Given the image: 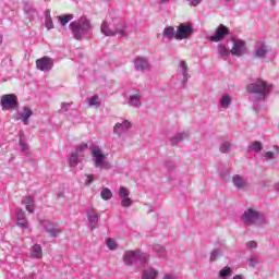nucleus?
Listing matches in <instances>:
<instances>
[{
    "instance_id": "1",
    "label": "nucleus",
    "mask_w": 279,
    "mask_h": 279,
    "mask_svg": "<svg viewBox=\"0 0 279 279\" xmlns=\"http://www.w3.org/2000/svg\"><path fill=\"white\" fill-rule=\"evenodd\" d=\"M92 27L90 20L74 21L70 24V29L72 31L75 40H82V36L88 34Z\"/></svg>"
},
{
    "instance_id": "2",
    "label": "nucleus",
    "mask_w": 279,
    "mask_h": 279,
    "mask_svg": "<svg viewBox=\"0 0 279 279\" xmlns=\"http://www.w3.org/2000/svg\"><path fill=\"white\" fill-rule=\"evenodd\" d=\"M248 92L255 95H259V99H265L271 90V85L267 84L265 81H256L247 86Z\"/></svg>"
},
{
    "instance_id": "3",
    "label": "nucleus",
    "mask_w": 279,
    "mask_h": 279,
    "mask_svg": "<svg viewBox=\"0 0 279 279\" xmlns=\"http://www.w3.org/2000/svg\"><path fill=\"white\" fill-rule=\"evenodd\" d=\"M195 34V29L191 24H180L177 27L175 40H189Z\"/></svg>"
},
{
    "instance_id": "4",
    "label": "nucleus",
    "mask_w": 279,
    "mask_h": 279,
    "mask_svg": "<svg viewBox=\"0 0 279 279\" xmlns=\"http://www.w3.org/2000/svg\"><path fill=\"white\" fill-rule=\"evenodd\" d=\"M90 151L94 158L95 167H99L100 169L106 168V165H108V162L106 161V154H104V150H101L99 146H92Z\"/></svg>"
},
{
    "instance_id": "5",
    "label": "nucleus",
    "mask_w": 279,
    "mask_h": 279,
    "mask_svg": "<svg viewBox=\"0 0 279 279\" xmlns=\"http://www.w3.org/2000/svg\"><path fill=\"white\" fill-rule=\"evenodd\" d=\"M0 104L2 110H14L19 106V97L14 94H5L1 96Z\"/></svg>"
},
{
    "instance_id": "6",
    "label": "nucleus",
    "mask_w": 279,
    "mask_h": 279,
    "mask_svg": "<svg viewBox=\"0 0 279 279\" xmlns=\"http://www.w3.org/2000/svg\"><path fill=\"white\" fill-rule=\"evenodd\" d=\"M35 64L39 71H51L53 69V59L46 56L37 59Z\"/></svg>"
},
{
    "instance_id": "7",
    "label": "nucleus",
    "mask_w": 279,
    "mask_h": 279,
    "mask_svg": "<svg viewBox=\"0 0 279 279\" xmlns=\"http://www.w3.org/2000/svg\"><path fill=\"white\" fill-rule=\"evenodd\" d=\"M258 219V211L255 210L254 208H248L246 211H244L243 221L246 226H253V223H256Z\"/></svg>"
},
{
    "instance_id": "8",
    "label": "nucleus",
    "mask_w": 279,
    "mask_h": 279,
    "mask_svg": "<svg viewBox=\"0 0 279 279\" xmlns=\"http://www.w3.org/2000/svg\"><path fill=\"white\" fill-rule=\"evenodd\" d=\"M246 51H247V48L245 47V41L241 39L233 41V47L231 49L232 56H236L238 58H241V56H244Z\"/></svg>"
},
{
    "instance_id": "9",
    "label": "nucleus",
    "mask_w": 279,
    "mask_h": 279,
    "mask_svg": "<svg viewBox=\"0 0 279 279\" xmlns=\"http://www.w3.org/2000/svg\"><path fill=\"white\" fill-rule=\"evenodd\" d=\"M228 34H230V29L220 24L216 31V34L210 37V40L211 43H219L220 40H223Z\"/></svg>"
},
{
    "instance_id": "10",
    "label": "nucleus",
    "mask_w": 279,
    "mask_h": 279,
    "mask_svg": "<svg viewBox=\"0 0 279 279\" xmlns=\"http://www.w3.org/2000/svg\"><path fill=\"white\" fill-rule=\"evenodd\" d=\"M136 71H145L149 69V62L143 57H137L134 61Z\"/></svg>"
},
{
    "instance_id": "11",
    "label": "nucleus",
    "mask_w": 279,
    "mask_h": 279,
    "mask_svg": "<svg viewBox=\"0 0 279 279\" xmlns=\"http://www.w3.org/2000/svg\"><path fill=\"white\" fill-rule=\"evenodd\" d=\"M130 128H132V123L124 120L122 123H117L113 130L117 134H121V132H125V130H130Z\"/></svg>"
},
{
    "instance_id": "12",
    "label": "nucleus",
    "mask_w": 279,
    "mask_h": 279,
    "mask_svg": "<svg viewBox=\"0 0 279 279\" xmlns=\"http://www.w3.org/2000/svg\"><path fill=\"white\" fill-rule=\"evenodd\" d=\"M34 114V111L29 107H24L23 112L20 113V118L22 119L24 125H27L29 123V117Z\"/></svg>"
},
{
    "instance_id": "13",
    "label": "nucleus",
    "mask_w": 279,
    "mask_h": 279,
    "mask_svg": "<svg viewBox=\"0 0 279 279\" xmlns=\"http://www.w3.org/2000/svg\"><path fill=\"white\" fill-rule=\"evenodd\" d=\"M22 204L26 206L27 213H34L35 210V204H34V197L32 196H24L22 199Z\"/></svg>"
},
{
    "instance_id": "14",
    "label": "nucleus",
    "mask_w": 279,
    "mask_h": 279,
    "mask_svg": "<svg viewBox=\"0 0 279 279\" xmlns=\"http://www.w3.org/2000/svg\"><path fill=\"white\" fill-rule=\"evenodd\" d=\"M137 254L138 251H126L123 258L125 265H132V260H134V258H138Z\"/></svg>"
},
{
    "instance_id": "15",
    "label": "nucleus",
    "mask_w": 279,
    "mask_h": 279,
    "mask_svg": "<svg viewBox=\"0 0 279 279\" xmlns=\"http://www.w3.org/2000/svg\"><path fill=\"white\" fill-rule=\"evenodd\" d=\"M137 258L140 260L141 267H145V265H149V254L137 251Z\"/></svg>"
},
{
    "instance_id": "16",
    "label": "nucleus",
    "mask_w": 279,
    "mask_h": 279,
    "mask_svg": "<svg viewBox=\"0 0 279 279\" xmlns=\"http://www.w3.org/2000/svg\"><path fill=\"white\" fill-rule=\"evenodd\" d=\"M232 182L234 186H236V189H245V186H247V182H245V180H243V177L239 174L232 178Z\"/></svg>"
},
{
    "instance_id": "17",
    "label": "nucleus",
    "mask_w": 279,
    "mask_h": 279,
    "mask_svg": "<svg viewBox=\"0 0 279 279\" xmlns=\"http://www.w3.org/2000/svg\"><path fill=\"white\" fill-rule=\"evenodd\" d=\"M32 258H43V247L38 244H35L31 250Z\"/></svg>"
},
{
    "instance_id": "18",
    "label": "nucleus",
    "mask_w": 279,
    "mask_h": 279,
    "mask_svg": "<svg viewBox=\"0 0 279 279\" xmlns=\"http://www.w3.org/2000/svg\"><path fill=\"white\" fill-rule=\"evenodd\" d=\"M100 32L104 34V36H117V33L110 29L107 22H102Z\"/></svg>"
},
{
    "instance_id": "19",
    "label": "nucleus",
    "mask_w": 279,
    "mask_h": 279,
    "mask_svg": "<svg viewBox=\"0 0 279 279\" xmlns=\"http://www.w3.org/2000/svg\"><path fill=\"white\" fill-rule=\"evenodd\" d=\"M156 278H158V270L154 268L145 270L142 277V279H156Z\"/></svg>"
},
{
    "instance_id": "20",
    "label": "nucleus",
    "mask_w": 279,
    "mask_h": 279,
    "mask_svg": "<svg viewBox=\"0 0 279 279\" xmlns=\"http://www.w3.org/2000/svg\"><path fill=\"white\" fill-rule=\"evenodd\" d=\"M175 28H173V26H168L163 29V36L166 38H169L170 40H173V38H175Z\"/></svg>"
},
{
    "instance_id": "21",
    "label": "nucleus",
    "mask_w": 279,
    "mask_h": 279,
    "mask_svg": "<svg viewBox=\"0 0 279 279\" xmlns=\"http://www.w3.org/2000/svg\"><path fill=\"white\" fill-rule=\"evenodd\" d=\"M90 108H99L101 106V100H99V96L95 95L87 99Z\"/></svg>"
},
{
    "instance_id": "22",
    "label": "nucleus",
    "mask_w": 279,
    "mask_h": 279,
    "mask_svg": "<svg viewBox=\"0 0 279 279\" xmlns=\"http://www.w3.org/2000/svg\"><path fill=\"white\" fill-rule=\"evenodd\" d=\"M17 226L22 228V230H25L27 228V220H25V213L22 211L17 217Z\"/></svg>"
},
{
    "instance_id": "23",
    "label": "nucleus",
    "mask_w": 279,
    "mask_h": 279,
    "mask_svg": "<svg viewBox=\"0 0 279 279\" xmlns=\"http://www.w3.org/2000/svg\"><path fill=\"white\" fill-rule=\"evenodd\" d=\"M46 232H48V234H50L51 236H58L62 232V230H60V227H58V225H56V226L48 228L46 230Z\"/></svg>"
},
{
    "instance_id": "24",
    "label": "nucleus",
    "mask_w": 279,
    "mask_h": 279,
    "mask_svg": "<svg viewBox=\"0 0 279 279\" xmlns=\"http://www.w3.org/2000/svg\"><path fill=\"white\" fill-rule=\"evenodd\" d=\"M58 21L59 23L64 26L66 25V23H69L70 21H73V15L69 14V15H63V16H58Z\"/></svg>"
},
{
    "instance_id": "25",
    "label": "nucleus",
    "mask_w": 279,
    "mask_h": 279,
    "mask_svg": "<svg viewBox=\"0 0 279 279\" xmlns=\"http://www.w3.org/2000/svg\"><path fill=\"white\" fill-rule=\"evenodd\" d=\"M100 197L106 201L112 199V192L110 191V189L105 187L100 193Z\"/></svg>"
},
{
    "instance_id": "26",
    "label": "nucleus",
    "mask_w": 279,
    "mask_h": 279,
    "mask_svg": "<svg viewBox=\"0 0 279 279\" xmlns=\"http://www.w3.org/2000/svg\"><path fill=\"white\" fill-rule=\"evenodd\" d=\"M119 197H120V199H123L124 197H130V191L128 190V187L120 186Z\"/></svg>"
},
{
    "instance_id": "27",
    "label": "nucleus",
    "mask_w": 279,
    "mask_h": 279,
    "mask_svg": "<svg viewBox=\"0 0 279 279\" xmlns=\"http://www.w3.org/2000/svg\"><path fill=\"white\" fill-rule=\"evenodd\" d=\"M218 53H219V56H222V58H229L231 51L228 50V48H226L223 46H220L219 49H218Z\"/></svg>"
},
{
    "instance_id": "28",
    "label": "nucleus",
    "mask_w": 279,
    "mask_h": 279,
    "mask_svg": "<svg viewBox=\"0 0 279 279\" xmlns=\"http://www.w3.org/2000/svg\"><path fill=\"white\" fill-rule=\"evenodd\" d=\"M232 274V269L230 267H225L219 272V278H228Z\"/></svg>"
},
{
    "instance_id": "29",
    "label": "nucleus",
    "mask_w": 279,
    "mask_h": 279,
    "mask_svg": "<svg viewBox=\"0 0 279 279\" xmlns=\"http://www.w3.org/2000/svg\"><path fill=\"white\" fill-rule=\"evenodd\" d=\"M267 53V48L265 46H262L255 51L256 58H265V54Z\"/></svg>"
},
{
    "instance_id": "30",
    "label": "nucleus",
    "mask_w": 279,
    "mask_h": 279,
    "mask_svg": "<svg viewBox=\"0 0 279 279\" xmlns=\"http://www.w3.org/2000/svg\"><path fill=\"white\" fill-rule=\"evenodd\" d=\"M232 101V97L231 96H222L221 98V106L222 108H228V106H230V102Z\"/></svg>"
},
{
    "instance_id": "31",
    "label": "nucleus",
    "mask_w": 279,
    "mask_h": 279,
    "mask_svg": "<svg viewBox=\"0 0 279 279\" xmlns=\"http://www.w3.org/2000/svg\"><path fill=\"white\" fill-rule=\"evenodd\" d=\"M88 219H89L90 223L93 225V228H95V226H97V223L99 221V216H97V214H88Z\"/></svg>"
},
{
    "instance_id": "32",
    "label": "nucleus",
    "mask_w": 279,
    "mask_h": 279,
    "mask_svg": "<svg viewBox=\"0 0 279 279\" xmlns=\"http://www.w3.org/2000/svg\"><path fill=\"white\" fill-rule=\"evenodd\" d=\"M122 202H121V206L123 208H130V206H132V198H130V196H126L124 198H121Z\"/></svg>"
},
{
    "instance_id": "33",
    "label": "nucleus",
    "mask_w": 279,
    "mask_h": 279,
    "mask_svg": "<svg viewBox=\"0 0 279 279\" xmlns=\"http://www.w3.org/2000/svg\"><path fill=\"white\" fill-rule=\"evenodd\" d=\"M45 27H47V29H53V20L51 19V15L46 16Z\"/></svg>"
},
{
    "instance_id": "34",
    "label": "nucleus",
    "mask_w": 279,
    "mask_h": 279,
    "mask_svg": "<svg viewBox=\"0 0 279 279\" xmlns=\"http://www.w3.org/2000/svg\"><path fill=\"white\" fill-rule=\"evenodd\" d=\"M77 153H72L71 157H70V167H77Z\"/></svg>"
},
{
    "instance_id": "35",
    "label": "nucleus",
    "mask_w": 279,
    "mask_h": 279,
    "mask_svg": "<svg viewBox=\"0 0 279 279\" xmlns=\"http://www.w3.org/2000/svg\"><path fill=\"white\" fill-rule=\"evenodd\" d=\"M230 142H226L223 144L220 145V151L221 154H228V151H230Z\"/></svg>"
},
{
    "instance_id": "36",
    "label": "nucleus",
    "mask_w": 279,
    "mask_h": 279,
    "mask_svg": "<svg viewBox=\"0 0 279 279\" xmlns=\"http://www.w3.org/2000/svg\"><path fill=\"white\" fill-rule=\"evenodd\" d=\"M107 247L110 250H117V242L111 238L107 239Z\"/></svg>"
},
{
    "instance_id": "37",
    "label": "nucleus",
    "mask_w": 279,
    "mask_h": 279,
    "mask_svg": "<svg viewBox=\"0 0 279 279\" xmlns=\"http://www.w3.org/2000/svg\"><path fill=\"white\" fill-rule=\"evenodd\" d=\"M141 96L138 95H133L131 96V101L134 106H140L141 105Z\"/></svg>"
},
{
    "instance_id": "38",
    "label": "nucleus",
    "mask_w": 279,
    "mask_h": 279,
    "mask_svg": "<svg viewBox=\"0 0 279 279\" xmlns=\"http://www.w3.org/2000/svg\"><path fill=\"white\" fill-rule=\"evenodd\" d=\"M253 149L255 151H260L263 149V144H260L258 141L253 142Z\"/></svg>"
},
{
    "instance_id": "39",
    "label": "nucleus",
    "mask_w": 279,
    "mask_h": 279,
    "mask_svg": "<svg viewBox=\"0 0 279 279\" xmlns=\"http://www.w3.org/2000/svg\"><path fill=\"white\" fill-rule=\"evenodd\" d=\"M180 66L183 71V75H186V71H189V65L186 64V61H180Z\"/></svg>"
},
{
    "instance_id": "40",
    "label": "nucleus",
    "mask_w": 279,
    "mask_h": 279,
    "mask_svg": "<svg viewBox=\"0 0 279 279\" xmlns=\"http://www.w3.org/2000/svg\"><path fill=\"white\" fill-rule=\"evenodd\" d=\"M84 149H88V144H81L76 147V154L80 155V151H84Z\"/></svg>"
},
{
    "instance_id": "41",
    "label": "nucleus",
    "mask_w": 279,
    "mask_h": 279,
    "mask_svg": "<svg viewBox=\"0 0 279 279\" xmlns=\"http://www.w3.org/2000/svg\"><path fill=\"white\" fill-rule=\"evenodd\" d=\"M246 245L250 250H256V247H258V243H256V241H250Z\"/></svg>"
},
{
    "instance_id": "42",
    "label": "nucleus",
    "mask_w": 279,
    "mask_h": 279,
    "mask_svg": "<svg viewBox=\"0 0 279 279\" xmlns=\"http://www.w3.org/2000/svg\"><path fill=\"white\" fill-rule=\"evenodd\" d=\"M218 256H219V250H214L210 255V260H217Z\"/></svg>"
},
{
    "instance_id": "43",
    "label": "nucleus",
    "mask_w": 279,
    "mask_h": 279,
    "mask_svg": "<svg viewBox=\"0 0 279 279\" xmlns=\"http://www.w3.org/2000/svg\"><path fill=\"white\" fill-rule=\"evenodd\" d=\"M94 181H95V175L89 174V175H87V179H86V181H85V184H86V185L93 184Z\"/></svg>"
},
{
    "instance_id": "44",
    "label": "nucleus",
    "mask_w": 279,
    "mask_h": 279,
    "mask_svg": "<svg viewBox=\"0 0 279 279\" xmlns=\"http://www.w3.org/2000/svg\"><path fill=\"white\" fill-rule=\"evenodd\" d=\"M20 145L22 146L23 151H29V146L23 142V140H20Z\"/></svg>"
},
{
    "instance_id": "45",
    "label": "nucleus",
    "mask_w": 279,
    "mask_h": 279,
    "mask_svg": "<svg viewBox=\"0 0 279 279\" xmlns=\"http://www.w3.org/2000/svg\"><path fill=\"white\" fill-rule=\"evenodd\" d=\"M116 34H119V36L123 37L125 36V29L123 28H118L114 31Z\"/></svg>"
},
{
    "instance_id": "46",
    "label": "nucleus",
    "mask_w": 279,
    "mask_h": 279,
    "mask_svg": "<svg viewBox=\"0 0 279 279\" xmlns=\"http://www.w3.org/2000/svg\"><path fill=\"white\" fill-rule=\"evenodd\" d=\"M266 158H268V160H272L274 158H276V155L274 154V151H267Z\"/></svg>"
},
{
    "instance_id": "47",
    "label": "nucleus",
    "mask_w": 279,
    "mask_h": 279,
    "mask_svg": "<svg viewBox=\"0 0 279 279\" xmlns=\"http://www.w3.org/2000/svg\"><path fill=\"white\" fill-rule=\"evenodd\" d=\"M199 1L201 0H190V3L195 7V5H199Z\"/></svg>"
},
{
    "instance_id": "48",
    "label": "nucleus",
    "mask_w": 279,
    "mask_h": 279,
    "mask_svg": "<svg viewBox=\"0 0 279 279\" xmlns=\"http://www.w3.org/2000/svg\"><path fill=\"white\" fill-rule=\"evenodd\" d=\"M162 279H174V278L169 274H165Z\"/></svg>"
},
{
    "instance_id": "49",
    "label": "nucleus",
    "mask_w": 279,
    "mask_h": 279,
    "mask_svg": "<svg viewBox=\"0 0 279 279\" xmlns=\"http://www.w3.org/2000/svg\"><path fill=\"white\" fill-rule=\"evenodd\" d=\"M172 141H182L181 137H173Z\"/></svg>"
},
{
    "instance_id": "50",
    "label": "nucleus",
    "mask_w": 279,
    "mask_h": 279,
    "mask_svg": "<svg viewBox=\"0 0 279 279\" xmlns=\"http://www.w3.org/2000/svg\"><path fill=\"white\" fill-rule=\"evenodd\" d=\"M169 0H160V3H167Z\"/></svg>"
},
{
    "instance_id": "51",
    "label": "nucleus",
    "mask_w": 279,
    "mask_h": 279,
    "mask_svg": "<svg viewBox=\"0 0 279 279\" xmlns=\"http://www.w3.org/2000/svg\"><path fill=\"white\" fill-rule=\"evenodd\" d=\"M226 1H232V0H226Z\"/></svg>"
}]
</instances>
